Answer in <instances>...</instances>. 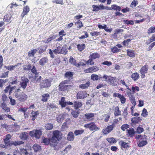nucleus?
Segmentation results:
<instances>
[{
    "label": "nucleus",
    "instance_id": "f257e3e1",
    "mask_svg": "<svg viewBox=\"0 0 155 155\" xmlns=\"http://www.w3.org/2000/svg\"><path fill=\"white\" fill-rule=\"evenodd\" d=\"M52 142L56 146L58 144V141H60L62 137V134L60 131L57 130L53 131L52 136L51 137Z\"/></svg>",
    "mask_w": 155,
    "mask_h": 155
},
{
    "label": "nucleus",
    "instance_id": "f03ea898",
    "mask_svg": "<svg viewBox=\"0 0 155 155\" xmlns=\"http://www.w3.org/2000/svg\"><path fill=\"white\" fill-rule=\"evenodd\" d=\"M21 91L19 88L16 89L15 91L14 94L15 97L20 102H23L25 101L28 98L27 95L23 92H22L19 94L18 92Z\"/></svg>",
    "mask_w": 155,
    "mask_h": 155
},
{
    "label": "nucleus",
    "instance_id": "7ed1b4c3",
    "mask_svg": "<svg viewBox=\"0 0 155 155\" xmlns=\"http://www.w3.org/2000/svg\"><path fill=\"white\" fill-rule=\"evenodd\" d=\"M52 81L53 79L51 78L45 79L40 82V87L42 89L50 87L51 85V83L52 82Z\"/></svg>",
    "mask_w": 155,
    "mask_h": 155
},
{
    "label": "nucleus",
    "instance_id": "20e7f679",
    "mask_svg": "<svg viewBox=\"0 0 155 155\" xmlns=\"http://www.w3.org/2000/svg\"><path fill=\"white\" fill-rule=\"evenodd\" d=\"M68 87V80H66L61 82L58 86V90L64 91L66 90Z\"/></svg>",
    "mask_w": 155,
    "mask_h": 155
},
{
    "label": "nucleus",
    "instance_id": "39448f33",
    "mask_svg": "<svg viewBox=\"0 0 155 155\" xmlns=\"http://www.w3.org/2000/svg\"><path fill=\"white\" fill-rule=\"evenodd\" d=\"M12 138V136L9 134H6L5 137L3 139L4 143L7 147L12 146V141H10V139Z\"/></svg>",
    "mask_w": 155,
    "mask_h": 155
},
{
    "label": "nucleus",
    "instance_id": "423d86ee",
    "mask_svg": "<svg viewBox=\"0 0 155 155\" xmlns=\"http://www.w3.org/2000/svg\"><path fill=\"white\" fill-rule=\"evenodd\" d=\"M30 134L31 137L34 136L37 139H39L41 135L42 131L41 130H33L30 131Z\"/></svg>",
    "mask_w": 155,
    "mask_h": 155
},
{
    "label": "nucleus",
    "instance_id": "0eeeda50",
    "mask_svg": "<svg viewBox=\"0 0 155 155\" xmlns=\"http://www.w3.org/2000/svg\"><path fill=\"white\" fill-rule=\"evenodd\" d=\"M89 95L86 91H80L77 93V98L78 99H84Z\"/></svg>",
    "mask_w": 155,
    "mask_h": 155
},
{
    "label": "nucleus",
    "instance_id": "6e6552de",
    "mask_svg": "<svg viewBox=\"0 0 155 155\" xmlns=\"http://www.w3.org/2000/svg\"><path fill=\"white\" fill-rule=\"evenodd\" d=\"M51 137L49 138H44L42 140L43 143L45 145H49L51 147H55L56 146L54 143H53Z\"/></svg>",
    "mask_w": 155,
    "mask_h": 155
},
{
    "label": "nucleus",
    "instance_id": "1a4fd4ad",
    "mask_svg": "<svg viewBox=\"0 0 155 155\" xmlns=\"http://www.w3.org/2000/svg\"><path fill=\"white\" fill-rule=\"evenodd\" d=\"M16 88V86L11 87V85L9 84L8 86L6 87L4 90L5 93L9 92V95H11V94L15 90Z\"/></svg>",
    "mask_w": 155,
    "mask_h": 155
},
{
    "label": "nucleus",
    "instance_id": "9d476101",
    "mask_svg": "<svg viewBox=\"0 0 155 155\" xmlns=\"http://www.w3.org/2000/svg\"><path fill=\"white\" fill-rule=\"evenodd\" d=\"M21 81L20 83V85L23 89H25L27 86V84L29 82L28 79L26 78L21 77Z\"/></svg>",
    "mask_w": 155,
    "mask_h": 155
},
{
    "label": "nucleus",
    "instance_id": "9b49d317",
    "mask_svg": "<svg viewBox=\"0 0 155 155\" xmlns=\"http://www.w3.org/2000/svg\"><path fill=\"white\" fill-rule=\"evenodd\" d=\"M99 70V68L96 66H93L84 70V71L85 73H92L97 71Z\"/></svg>",
    "mask_w": 155,
    "mask_h": 155
},
{
    "label": "nucleus",
    "instance_id": "f8f14e48",
    "mask_svg": "<svg viewBox=\"0 0 155 155\" xmlns=\"http://www.w3.org/2000/svg\"><path fill=\"white\" fill-rule=\"evenodd\" d=\"M33 79L32 80V81L34 83H38L41 81V76H39L38 74H35L34 76L32 77Z\"/></svg>",
    "mask_w": 155,
    "mask_h": 155
},
{
    "label": "nucleus",
    "instance_id": "ddd939ff",
    "mask_svg": "<svg viewBox=\"0 0 155 155\" xmlns=\"http://www.w3.org/2000/svg\"><path fill=\"white\" fill-rule=\"evenodd\" d=\"M111 125L107 126L102 130V133L104 135H106L110 133L114 129Z\"/></svg>",
    "mask_w": 155,
    "mask_h": 155
},
{
    "label": "nucleus",
    "instance_id": "4468645a",
    "mask_svg": "<svg viewBox=\"0 0 155 155\" xmlns=\"http://www.w3.org/2000/svg\"><path fill=\"white\" fill-rule=\"evenodd\" d=\"M29 11L30 8L27 5L24 7L23 11L21 15V18H23L25 15H27Z\"/></svg>",
    "mask_w": 155,
    "mask_h": 155
},
{
    "label": "nucleus",
    "instance_id": "2eb2a0df",
    "mask_svg": "<svg viewBox=\"0 0 155 155\" xmlns=\"http://www.w3.org/2000/svg\"><path fill=\"white\" fill-rule=\"evenodd\" d=\"M119 144L120 146L121 149L122 150L125 148H128L129 147L128 143H126L122 140L120 141Z\"/></svg>",
    "mask_w": 155,
    "mask_h": 155
},
{
    "label": "nucleus",
    "instance_id": "dca6fc26",
    "mask_svg": "<svg viewBox=\"0 0 155 155\" xmlns=\"http://www.w3.org/2000/svg\"><path fill=\"white\" fill-rule=\"evenodd\" d=\"M148 68L147 65H145L142 67L140 70V72L143 75H144L147 73L148 69Z\"/></svg>",
    "mask_w": 155,
    "mask_h": 155
},
{
    "label": "nucleus",
    "instance_id": "f3484780",
    "mask_svg": "<svg viewBox=\"0 0 155 155\" xmlns=\"http://www.w3.org/2000/svg\"><path fill=\"white\" fill-rule=\"evenodd\" d=\"M65 117V116L64 114H60L56 117V120L58 122L61 123L64 120Z\"/></svg>",
    "mask_w": 155,
    "mask_h": 155
},
{
    "label": "nucleus",
    "instance_id": "a211bd4d",
    "mask_svg": "<svg viewBox=\"0 0 155 155\" xmlns=\"http://www.w3.org/2000/svg\"><path fill=\"white\" fill-rule=\"evenodd\" d=\"M41 101L44 102L47 101L50 97V94L48 93H46L42 95Z\"/></svg>",
    "mask_w": 155,
    "mask_h": 155
},
{
    "label": "nucleus",
    "instance_id": "6ab92c4d",
    "mask_svg": "<svg viewBox=\"0 0 155 155\" xmlns=\"http://www.w3.org/2000/svg\"><path fill=\"white\" fill-rule=\"evenodd\" d=\"M91 84L90 82L88 81L85 84H83L79 85V87L82 89H85L87 88L90 86Z\"/></svg>",
    "mask_w": 155,
    "mask_h": 155
},
{
    "label": "nucleus",
    "instance_id": "aec40b11",
    "mask_svg": "<svg viewBox=\"0 0 155 155\" xmlns=\"http://www.w3.org/2000/svg\"><path fill=\"white\" fill-rule=\"evenodd\" d=\"M28 137V133L26 132H23L21 134L20 137L21 139L23 140H26Z\"/></svg>",
    "mask_w": 155,
    "mask_h": 155
},
{
    "label": "nucleus",
    "instance_id": "412c9836",
    "mask_svg": "<svg viewBox=\"0 0 155 155\" xmlns=\"http://www.w3.org/2000/svg\"><path fill=\"white\" fill-rule=\"evenodd\" d=\"M65 101V98L64 97H61V100L59 101V104L62 108L65 107L66 104L68 103L67 102H66Z\"/></svg>",
    "mask_w": 155,
    "mask_h": 155
},
{
    "label": "nucleus",
    "instance_id": "4be33fe9",
    "mask_svg": "<svg viewBox=\"0 0 155 155\" xmlns=\"http://www.w3.org/2000/svg\"><path fill=\"white\" fill-rule=\"evenodd\" d=\"M127 130L129 136L131 137H133L136 133L134 129L132 128H130L128 129H127Z\"/></svg>",
    "mask_w": 155,
    "mask_h": 155
},
{
    "label": "nucleus",
    "instance_id": "5701e85b",
    "mask_svg": "<svg viewBox=\"0 0 155 155\" xmlns=\"http://www.w3.org/2000/svg\"><path fill=\"white\" fill-rule=\"evenodd\" d=\"M31 114V120L32 121H34L35 120L36 118L37 117L38 115L39 114V112L38 110L36 111H32Z\"/></svg>",
    "mask_w": 155,
    "mask_h": 155
},
{
    "label": "nucleus",
    "instance_id": "b1692460",
    "mask_svg": "<svg viewBox=\"0 0 155 155\" xmlns=\"http://www.w3.org/2000/svg\"><path fill=\"white\" fill-rule=\"evenodd\" d=\"M111 84L115 86L117 84V79L115 77H110L109 79Z\"/></svg>",
    "mask_w": 155,
    "mask_h": 155
},
{
    "label": "nucleus",
    "instance_id": "393cba45",
    "mask_svg": "<svg viewBox=\"0 0 155 155\" xmlns=\"http://www.w3.org/2000/svg\"><path fill=\"white\" fill-rule=\"evenodd\" d=\"M53 51L55 54L64 53L62 52V47L60 46L57 47L55 49L53 50Z\"/></svg>",
    "mask_w": 155,
    "mask_h": 155
},
{
    "label": "nucleus",
    "instance_id": "a878e982",
    "mask_svg": "<svg viewBox=\"0 0 155 155\" xmlns=\"http://www.w3.org/2000/svg\"><path fill=\"white\" fill-rule=\"evenodd\" d=\"M1 107L5 112H8L10 111V108L7 106V105L5 103L3 102L2 103V106Z\"/></svg>",
    "mask_w": 155,
    "mask_h": 155
},
{
    "label": "nucleus",
    "instance_id": "bb28decb",
    "mask_svg": "<svg viewBox=\"0 0 155 155\" xmlns=\"http://www.w3.org/2000/svg\"><path fill=\"white\" fill-rule=\"evenodd\" d=\"M48 61V59L46 57L42 58L39 61V64L42 65H44Z\"/></svg>",
    "mask_w": 155,
    "mask_h": 155
},
{
    "label": "nucleus",
    "instance_id": "cd10ccee",
    "mask_svg": "<svg viewBox=\"0 0 155 155\" xmlns=\"http://www.w3.org/2000/svg\"><path fill=\"white\" fill-rule=\"evenodd\" d=\"M100 55L97 53H94L91 54L89 56V58H91L93 60H94L96 58H99Z\"/></svg>",
    "mask_w": 155,
    "mask_h": 155
},
{
    "label": "nucleus",
    "instance_id": "c85d7f7f",
    "mask_svg": "<svg viewBox=\"0 0 155 155\" xmlns=\"http://www.w3.org/2000/svg\"><path fill=\"white\" fill-rule=\"evenodd\" d=\"M37 51V50L36 48L31 50L28 53V56L29 57H32L34 56V55Z\"/></svg>",
    "mask_w": 155,
    "mask_h": 155
},
{
    "label": "nucleus",
    "instance_id": "c756f323",
    "mask_svg": "<svg viewBox=\"0 0 155 155\" xmlns=\"http://www.w3.org/2000/svg\"><path fill=\"white\" fill-rule=\"evenodd\" d=\"M12 16L10 14H7L4 16V21L5 22H9L11 20Z\"/></svg>",
    "mask_w": 155,
    "mask_h": 155
},
{
    "label": "nucleus",
    "instance_id": "7c9ffc66",
    "mask_svg": "<svg viewBox=\"0 0 155 155\" xmlns=\"http://www.w3.org/2000/svg\"><path fill=\"white\" fill-rule=\"evenodd\" d=\"M47 46L46 45L43 46H41L38 49L39 50L38 51V53L39 54H41L45 52L47 48Z\"/></svg>",
    "mask_w": 155,
    "mask_h": 155
},
{
    "label": "nucleus",
    "instance_id": "2f4dec72",
    "mask_svg": "<svg viewBox=\"0 0 155 155\" xmlns=\"http://www.w3.org/2000/svg\"><path fill=\"white\" fill-rule=\"evenodd\" d=\"M147 140H143L139 141L138 146L139 147H143L147 145Z\"/></svg>",
    "mask_w": 155,
    "mask_h": 155
},
{
    "label": "nucleus",
    "instance_id": "473e14b6",
    "mask_svg": "<svg viewBox=\"0 0 155 155\" xmlns=\"http://www.w3.org/2000/svg\"><path fill=\"white\" fill-rule=\"evenodd\" d=\"M11 79L12 80L11 81L9 82V84L10 85H13L14 84H15L17 83V77L16 76L11 77Z\"/></svg>",
    "mask_w": 155,
    "mask_h": 155
},
{
    "label": "nucleus",
    "instance_id": "72a5a7b5",
    "mask_svg": "<svg viewBox=\"0 0 155 155\" xmlns=\"http://www.w3.org/2000/svg\"><path fill=\"white\" fill-rule=\"evenodd\" d=\"M21 64V63H18L17 65H10L8 66H5L4 67L9 71H12L13 70L14 68H15L17 66L19 65V64Z\"/></svg>",
    "mask_w": 155,
    "mask_h": 155
},
{
    "label": "nucleus",
    "instance_id": "f704fd0d",
    "mask_svg": "<svg viewBox=\"0 0 155 155\" xmlns=\"http://www.w3.org/2000/svg\"><path fill=\"white\" fill-rule=\"evenodd\" d=\"M77 48L80 51H82L85 48V45L84 44H78L77 45Z\"/></svg>",
    "mask_w": 155,
    "mask_h": 155
},
{
    "label": "nucleus",
    "instance_id": "c9c22d12",
    "mask_svg": "<svg viewBox=\"0 0 155 155\" xmlns=\"http://www.w3.org/2000/svg\"><path fill=\"white\" fill-rule=\"evenodd\" d=\"M141 119L140 117H134L131 119V121L133 123H137L139 122L140 121Z\"/></svg>",
    "mask_w": 155,
    "mask_h": 155
},
{
    "label": "nucleus",
    "instance_id": "e433bc0d",
    "mask_svg": "<svg viewBox=\"0 0 155 155\" xmlns=\"http://www.w3.org/2000/svg\"><path fill=\"white\" fill-rule=\"evenodd\" d=\"M127 51L128 56L132 58L134 57L135 54L133 51L130 49H127Z\"/></svg>",
    "mask_w": 155,
    "mask_h": 155
},
{
    "label": "nucleus",
    "instance_id": "4c0bfd02",
    "mask_svg": "<svg viewBox=\"0 0 155 155\" xmlns=\"http://www.w3.org/2000/svg\"><path fill=\"white\" fill-rule=\"evenodd\" d=\"M94 115H95V114L94 113H88L85 114H84V116L87 119L90 120L92 117H94Z\"/></svg>",
    "mask_w": 155,
    "mask_h": 155
},
{
    "label": "nucleus",
    "instance_id": "58836bf2",
    "mask_svg": "<svg viewBox=\"0 0 155 155\" xmlns=\"http://www.w3.org/2000/svg\"><path fill=\"white\" fill-rule=\"evenodd\" d=\"M31 68V66L30 64L28 63V64L24 65L23 66V70L24 71H27L30 70Z\"/></svg>",
    "mask_w": 155,
    "mask_h": 155
},
{
    "label": "nucleus",
    "instance_id": "ea45409f",
    "mask_svg": "<svg viewBox=\"0 0 155 155\" xmlns=\"http://www.w3.org/2000/svg\"><path fill=\"white\" fill-rule=\"evenodd\" d=\"M82 105L81 102L75 101L74 102V106L75 109H77L78 108L81 107Z\"/></svg>",
    "mask_w": 155,
    "mask_h": 155
},
{
    "label": "nucleus",
    "instance_id": "a19ab883",
    "mask_svg": "<svg viewBox=\"0 0 155 155\" xmlns=\"http://www.w3.org/2000/svg\"><path fill=\"white\" fill-rule=\"evenodd\" d=\"M34 151L37 152L41 150V146L38 144H34L33 147Z\"/></svg>",
    "mask_w": 155,
    "mask_h": 155
},
{
    "label": "nucleus",
    "instance_id": "79ce46f5",
    "mask_svg": "<svg viewBox=\"0 0 155 155\" xmlns=\"http://www.w3.org/2000/svg\"><path fill=\"white\" fill-rule=\"evenodd\" d=\"M114 114L115 116H117L121 114V111L119 110L118 107H117L115 109Z\"/></svg>",
    "mask_w": 155,
    "mask_h": 155
},
{
    "label": "nucleus",
    "instance_id": "37998d69",
    "mask_svg": "<svg viewBox=\"0 0 155 155\" xmlns=\"http://www.w3.org/2000/svg\"><path fill=\"white\" fill-rule=\"evenodd\" d=\"M69 62L72 65H74L76 66L77 64L76 60L71 56L70 57V58Z\"/></svg>",
    "mask_w": 155,
    "mask_h": 155
},
{
    "label": "nucleus",
    "instance_id": "c03bdc74",
    "mask_svg": "<svg viewBox=\"0 0 155 155\" xmlns=\"http://www.w3.org/2000/svg\"><path fill=\"white\" fill-rule=\"evenodd\" d=\"M131 77L134 81H136L139 78V74L137 73H135L131 75Z\"/></svg>",
    "mask_w": 155,
    "mask_h": 155
},
{
    "label": "nucleus",
    "instance_id": "a18cd8bd",
    "mask_svg": "<svg viewBox=\"0 0 155 155\" xmlns=\"http://www.w3.org/2000/svg\"><path fill=\"white\" fill-rule=\"evenodd\" d=\"M45 127L47 130H51L53 128V126L52 124L48 123L45 124Z\"/></svg>",
    "mask_w": 155,
    "mask_h": 155
},
{
    "label": "nucleus",
    "instance_id": "49530a36",
    "mask_svg": "<svg viewBox=\"0 0 155 155\" xmlns=\"http://www.w3.org/2000/svg\"><path fill=\"white\" fill-rule=\"evenodd\" d=\"M91 79L93 81H97L99 79L98 75L93 74L91 75Z\"/></svg>",
    "mask_w": 155,
    "mask_h": 155
},
{
    "label": "nucleus",
    "instance_id": "de8ad7c7",
    "mask_svg": "<svg viewBox=\"0 0 155 155\" xmlns=\"http://www.w3.org/2000/svg\"><path fill=\"white\" fill-rule=\"evenodd\" d=\"M24 143V142L21 141H12V145H13L15 146H17L23 144Z\"/></svg>",
    "mask_w": 155,
    "mask_h": 155
},
{
    "label": "nucleus",
    "instance_id": "09e8293b",
    "mask_svg": "<svg viewBox=\"0 0 155 155\" xmlns=\"http://www.w3.org/2000/svg\"><path fill=\"white\" fill-rule=\"evenodd\" d=\"M74 139V136L73 133L71 132L68 133V141L73 140Z\"/></svg>",
    "mask_w": 155,
    "mask_h": 155
},
{
    "label": "nucleus",
    "instance_id": "8fccbe9b",
    "mask_svg": "<svg viewBox=\"0 0 155 155\" xmlns=\"http://www.w3.org/2000/svg\"><path fill=\"white\" fill-rule=\"evenodd\" d=\"M107 140L110 144L116 143L117 142L116 140L114 137L107 138Z\"/></svg>",
    "mask_w": 155,
    "mask_h": 155
},
{
    "label": "nucleus",
    "instance_id": "3c124183",
    "mask_svg": "<svg viewBox=\"0 0 155 155\" xmlns=\"http://www.w3.org/2000/svg\"><path fill=\"white\" fill-rule=\"evenodd\" d=\"M79 113L80 112L78 111L73 110L72 111L71 114L73 117L77 118L78 117Z\"/></svg>",
    "mask_w": 155,
    "mask_h": 155
},
{
    "label": "nucleus",
    "instance_id": "603ef678",
    "mask_svg": "<svg viewBox=\"0 0 155 155\" xmlns=\"http://www.w3.org/2000/svg\"><path fill=\"white\" fill-rule=\"evenodd\" d=\"M119 98L121 103L122 104H124L126 101V99L124 96L123 95H121Z\"/></svg>",
    "mask_w": 155,
    "mask_h": 155
},
{
    "label": "nucleus",
    "instance_id": "864d4df0",
    "mask_svg": "<svg viewBox=\"0 0 155 155\" xmlns=\"http://www.w3.org/2000/svg\"><path fill=\"white\" fill-rule=\"evenodd\" d=\"M112 9L115 10L117 11H120L121 8L119 6L116 5H113L111 6Z\"/></svg>",
    "mask_w": 155,
    "mask_h": 155
},
{
    "label": "nucleus",
    "instance_id": "5fc2aeb1",
    "mask_svg": "<svg viewBox=\"0 0 155 155\" xmlns=\"http://www.w3.org/2000/svg\"><path fill=\"white\" fill-rule=\"evenodd\" d=\"M9 71H7L5 73H2V75L0 76V78H5L8 77V74Z\"/></svg>",
    "mask_w": 155,
    "mask_h": 155
},
{
    "label": "nucleus",
    "instance_id": "6e6d98bb",
    "mask_svg": "<svg viewBox=\"0 0 155 155\" xmlns=\"http://www.w3.org/2000/svg\"><path fill=\"white\" fill-rule=\"evenodd\" d=\"M124 22L125 24H126L127 25L130 24V25H133L134 24V21L132 20H124Z\"/></svg>",
    "mask_w": 155,
    "mask_h": 155
},
{
    "label": "nucleus",
    "instance_id": "4d7b16f0",
    "mask_svg": "<svg viewBox=\"0 0 155 155\" xmlns=\"http://www.w3.org/2000/svg\"><path fill=\"white\" fill-rule=\"evenodd\" d=\"M155 32V27H151L148 30L147 33L148 34H150Z\"/></svg>",
    "mask_w": 155,
    "mask_h": 155
},
{
    "label": "nucleus",
    "instance_id": "13d9d810",
    "mask_svg": "<svg viewBox=\"0 0 155 155\" xmlns=\"http://www.w3.org/2000/svg\"><path fill=\"white\" fill-rule=\"evenodd\" d=\"M148 114V112H147V110L145 108H143L142 110L141 115L144 117H146Z\"/></svg>",
    "mask_w": 155,
    "mask_h": 155
},
{
    "label": "nucleus",
    "instance_id": "bf43d9fd",
    "mask_svg": "<svg viewBox=\"0 0 155 155\" xmlns=\"http://www.w3.org/2000/svg\"><path fill=\"white\" fill-rule=\"evenodd\" d=\"M10 99L11 104L12 105L14 106L16 104V101L15 99L12 98L11 96H10L9 97Z\"/></svg>",
    "mask_w": 155,
    "mask_h": 155
},
{
    "label": "nucleus",
    "instance_id": "052dcab7",
    "mask_svg": "<svg viewBox=\"0 0 155 155\" xmlns=\"http://www.w3.org/2000/svg\"><path fill=\"white\" fill-rule=\"evenodd\" d=\"M138 4V1L137 0H134L131 2L130 6L132 8L136 7Z\"/></svg>",
    "mask_w": 155,
    "mask_h": 155
},
{
    "label": "nucleus",
    "instance_id": "680f3d73",
    "mask_svg": "<svg viewBox=\"0 0 155 155\" xmlns=\"http://www.w3.org/2000/svg\"><path fill=\"white\" fill-rule=\"evenodd\" d=\"M84 132L83 130H76L75 131L74 133L76 136L82 134Z\"/></svg>",
    "mask_w": 155,
    "mask_h": 155
},
{
    "label": "nucleus",
    "instance_id": "e2e57ef3",
    "mask_svg": "<svg viewBox=\"0 0 155 155\" xmlns=\"http://www.w3.org/2000/svg\"><path fill=\"white\" fill-rule=\"evenodd\" d=\"M98 128L96 126L94 123H91L90 129L91 130H93Z\"/></svg>",
    "mask_w": 155,
    "mask_h": 155
},
{
    "label": "nucleus",
    "instance_id": "0e129e2a",
    "mask_svg": "<svg viewBox=\"0 0 155 155\" xmlns=\"http://www.w3.org/2000/svg\"><path fill=\"white\" fill-rule=\"evenodd\" d=\"M131 41V39H130L126 40L122 42V44L124 46H126L127 45H128Z\"/></svg>",
    "mask_w": 155,
    "mask_h": 155
},
{
    "label": "nucleus",
    "instance_id": "69168bd1",
    "mask_svg": "<svg viewBox=\"0 0 155 155\" xmlns=\"http://www.w3.org/2000/svg\"><path fill=\"white\" fill-rule=\"evenodd\" d=\"M120 84H122L123 85H125L127 87V89L129 90L130 91H131V89L129 88L127 84H126L124 80H121L120 81Z\"/></svg>",
    "mask_w": 155,
    "mask_h": 155
},
{
    "label": "nucleus",
    "instance_id": "338daca9",
    "mask_svg": "<svg viewBox=\"0 0 155 155\" xmlns=\"http://www.w3.org/2000/svg\"><path fill=\"white\" fill-rule=\"evenodd\" d=\"M143 130L144 129L143 128L138 127L137 128L136 133L140 134L142 132Z\"/></svg>",
    "mask_w": 155,
    "mask_h": 155
},
{
    "label": "nucleus",
    "instance_id": "774afa93",
    "mask_svg": "<svg viewBox=\"0 0 155 155\" xmlns=\"http://www.w3.org/2000/svg\"><path fill=\"white\" fill-rule=\"evenodd\" d=\"M133 94H134L136 91H139V88L137 86L132 87L131 91Z\"/></svg>",
    "mask_w": 155,
    "mask_h": 155
}]
</instances>
